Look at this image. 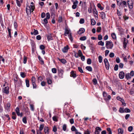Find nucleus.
I'll list each match as a JSON object with an SVG mask.
<instances>
[{"label":"nucleus","instance_id":"f257e3e1","mask_svg":"<svg viewBox=\"0 0 134 134\" xmlns=\"http://www.w3.org/2000/svg\"><path fill=\"white\" fill-rule=\"evenodd\" d=\"M35 7L34 5H30V6L27 5L26 7V12L27 15L31 14V12L34 11Z\"/></svg>","mask_w":134,"mask_h":134},{"label":"nucleus","instance_id":"f03ea898","mask_svg":"<svg viewBox=\"0 0 134 134\" xmlns=\"http://www.w3.org/2000/svg\"><path fill=\"white\" fill-rule=\"evenodd\" d=\"M103 99L105 101L107 102L110 100L111 98L110 95H108V94L105 92H103Z\"/></svg>","mask_w":134,"mask_h":134},{"label":"nucleus","instance_id":"7ed1b4c3","mask_svg":"<svg viewBox=\"0 0 134 134\" xmlns=\"http://www.w3.org/2000/svg\"><path fill=\"white\" fill-rule=\"evenodd\" d=\"M105 43L106 47L107 49H112V48L114 44L111 41H107Z\"/></svg>","mask_w":134,"mask_h":134},{"label":"nucleus","instance_id":"20e7f679","mask_svg":"<svg viewBox=\"0 0 134 134\" xmlns=\"http://www.w3.org/2000/svg\"><path fill=\"white\" fill-rule=\"evenodd\" d=\"M2 92L3 93L6 94H8L9 93V87L8 86H7L3 88L2 90Z\"/></svg>","mask_w":134,"mask_h":134},{"label":"nucleus","instance_id":"39448f33","mask_svg":"<svg viewBox=\"0 0 134 134\" xmlns=\"http://www.w3.org/2000/svg\"><path fill=\"white\" fill-rule=\"evenodd\" d=\"M127 3L129 8L130 9H132L133 8V1L132 0H128Z\"/></svg>","mask_w":134,"mask_h":134},{"label":"nucleus","instance_id":"423d86ee","mask_svg":"<svg viewBox=\"0 0 134 134\" xmlns=\"http://www.w3.org/2000/svg\"><path fill=\"white\" fill-rule=\"evenodd\" d=\"M10 103H8L4 105V108L5 110H7V111H10Z\"/></svg>","mask_w":134,"mask_h":134},{"label":"nucleus","instance_id":"0eeeda50","mask_svg":"<svg viewBox=\"0 0 134 134\" xmlns=\"http://www.w3.org/2000/svg\"><path fill=\"white\" fill-rule=\"evenodd\" d=\"M59 76L61 78L63 77V75L64 73L63 70L60 69L58 70V71Z\"/></svg>","mask_w":134,"mask_h":134},{"label":"nucleus","instance_id":"6e6552de","mask_svg":"<svg viewBox=\"0 0 134 134\" xmlns=\"http://www.w3.org/2000/svg\"><path fill=\"white\" fill-rule=\"evenodd\" d=\"M72 2H73V5L72 6V8L73 9H75L77 7L79 2L77 1L74 2V1H72Z\"/></svg>","mask_w":134,"mask_h":134},{"label":"nucleus","instance_id":"1a4fd4ad","mask_svg":"<svg viewBox=\"0 0 134 134\" xmlns=\"http://www.w3.org/2000/svg\"><path fill=\"white\" fill-rule=\"evenodd\" d=\"M119 78L121 79H123L125 76V73L123 71L120 72L119 75Z\"/></svg>","mask_w":134,"mask_h":134},{"label":"nucleus","instance_id":"9d476101","mask_svg":"<svg viewBox=\"0 0 134 134\" xmlns=\"http://www.w3.org/2000/svg\"><path fill=\"white\" fill-rule=\"evenodd\" d=\"M69 49V47L68 45L65 46L62 49V51L64 53L67 52Z\"/></svg>","mask_w":134,"mask_h":134},{"label":"nucleus","instance_id":"9b49d317","mask_svg":"<svg viewBox=\"0 0 134 134\" xmlns=\"http://www.w3.org/2000/svg\"><path fill=\"white\" fill-rule=\"evenodd\" d=\"M85 32V29L83 28H80L77 32L78 34L81 35L84 33Z\"/></svg>","mask_w":134,"mask_h":134},{"label":"nucleus","instance_id":"f8f14e48","mask_svg":"<svg viewBox=\"0 0 134 134\" xmlns=\"http://www.w3.org/2000/svg\"><path fill=\"white\" fill-rule=\"evenodd\" d=\"M18 6L20 7L23 3V0H16Z\"/></svg>","mask_w":134,"mask_h":134},{"label":"nucleus","instance_id":"ddd939ff","mask_svg":"<svg viewBox=\"0 0 134 134\" xmlns=\"http://www.w3.org/2000/svg\"><path fill=\"white\" fill-rule=\"evenodd\" d=\"M70 76L74 78H75L77 76L76 74L74 71H72L70 72Z\"/></svg>","mask_w":134,"mask_h":134},{"label":"nucleus","instance_id":"4468645a","mask_svg":"<svg viewBox=\"0 0 134 134\" xmlns=\"http://www.w3.org/2000/svg\"><path fill=\"white\" fill-rule=\"evenodd\" d=\"M44 131L46 134H49V128L47 126H45L44 127Z\"/></svg>","mask_w":134,"mask_h":134},{"label":"nucleus","instance_id":"2eb2a0df","mask_svg":"<svg viewBox=\"0 0 134 134\" xmlns=\"http://www.w3.org/2000/svg\"><path fill=\"white\" fill-rule=\"evenodd\" d=\"M58 59L60 62L63 64H65L67 62V61L66 60L64 59H60L58 58Z\"/></svg>","mask_w":134,"mask_h":134},{"label":"nucleus","instance_id":"dca6fc26","mask_svg":"<svg viewBox=\"0 0 134 134\" xmlns=\"http://www.w3.org/2000/svg\"><path fill=\"white\" fill-rule=\"evenodd\" d=\"M38 58L41 64L43 65L44 64V62L42 58L41 57L40 55L38 56Z\"/></svg>","mask_w":134,"mask_h":134},{"label":"nucleus","instance_id":"f3484780","mask_svg":"<svg viewBox=\"0 0 134 134\" xmlns=\"http://www.w3.org/2000/svg\"><path fill=\"white\" fill-rule=\"evenodd\" d=\"M131 74H130V73H128L127 74H126L125 75V77L127 80L131 78Z\"/></svg>","mask_w":134,"mask_h":134},{"label":"nucleus","instance_id":"a211bd4d","mask_svg":"<svg viewBox=\"0 0 134 134\" xmlns=\"http://www.w3.org/2000/svg\"><path fill=\"white\" fill-rule=\"evenodd\" d=\"M47 38L48 41L52 40H53V38L51 36V34H49L47 36Z\"/></svg>","mask_w":134,"mask_h":134},{"label":"nucleus","instance_id":"6ab92c4d","mask_svg":"<svg viewBox=\"0 0 134 134\" xmlns=\"http://www.w3.org/2000/svg\"><path fill=\"white\" fill-rule=\"evenodd\" d=\"M100 15L102 19H104L105 18V14L104 12H101L100 13Z\"/></svg>","mask_w":134,"mask_h":134},{"label":"nucleus","instance_id":"aec40b11","mask_svg":"<svg viewBox=\"0 0 134 134\" xmlns=\"http://www.w3.org/2000/svg\"><path fill=\"white\" fill-rule=\"evenodd\" d=\"M70 30L67 29H65L64 33V35L65 36H66L67 35L69 34Z\"/></svg>","mask_w":134,"mask_h":134},{"label":"nucleus","instance_id":"412c9836","mask_svg":"<svg viewBox=\"0 0 134 134\" xmlns=\"http://www.w3.org/2000/svg\"><path fill=\"white\" fill-rule=\"evenodd\" d=\"M118 134H123L124 132L123 130L121 128H119L118 129Z\"/></svg>","mask_w":134,"mask_h":134},{"label":"nucleus","instance_id":"4be33fe9","mask_svg":"<svg viewBox=\"0 0 134 134\" xmlns=\"http://www.w3.org/2000/svg\"><path fill=\"white\" fill-rule=\"evenodd\" d=\"M15 111L18 116H19L20 110L19 107H17L15 109Z\"/></svg>","mask_w":134,"mask_h":134},{"label":"nucleus","instance_id":"5701e85b","mask_svg":"<svg viewBox=\"0 0 134 134\" xmlns=\"http://www.w3.org/2000/svg\"><path fill=\"white\" fill-rule=\"evenodd\" d=\"M127 4L126 2L125 1H122L121 6H123L124 7H126Z\"/></svg>","mask_w":134,"mask_h":134},{"label":"nucleus","instance_id":"b1692460","mask_svg":"<svg viewBox=\"0 0 134 134\" xmlns=\"http://www.w3.org/2000/svg\"><path fill=\"white\" fill-rule=\"evenodd\" d=\"M86 69L89 71H92V68L90 66H87L86 67Z\"/></svg>","mask_w":134,"mask_h":134},{"label":"nucleus","instance_id":"393cba45","mask_svg":"<svg viewBox=\"0 0 134 134\" xmlns=\"http://www.w3.org/2000/svg\"><path fill=\"white\" fill-rule=\"evenodd\" d=\"M101 129L99 127H96L95 128V131H96L98 132H100L102 131Z\"/></svg>","mask_w":134,"mask_h":134},{"label":"nucleus","instance_id":"a878e982","mask_svg":"<svg viewBox=\"0 0 134 134\" xmlns=\"http://www.w3.org/2000/svg\"><path fill=\"white\" fill-rule=\"evenodd\" d=\"M119 111L121 113H123L125 112V110L124 108L120 107L119 108Z\"/></svg>","mask_w":134,"mask_h":134},{"label":"nucleus","instance_id":"bb28decb","mask_svg":"<svg viewBox=\"0 0 134 134\" xmlns=\"http://www.w3.org/2000/svg\"><path fill=\"white\" fill-rule=\"evenodd\" d=\"M2 61L3 63H5V60L4 58L1 55H0V64H1V61Z\"/></svg>","mask_w":134,"mask_h":134},{"label":"nucleus","instance_id":"cd10ccee","mask_svg":"<svg viewBox=\"0 0 134 134\" xmlns=\"http://www.w3.org/2000/svg\"><path fill=\"white\" fill-rule=\"evenodd\" d=\"M111 36L112 38L114 40H116V37L115 34L114 33H113L111 34Z\"/></svg>","mask_w":134,"mask_h":134},{"label":"nucleus","instance_id":"c85d7f7f","mask_svg":"<svg viewBox=\"0 0 134 134\" xmlns=\"http://www.w3.org/2000/svg\"><path fill=\"white\" fill-rule=\"evenodd\" d=\"M44 127V125L43 124H41L40 125V127H39V131H41L43 130V128Z\"/></svg>","mask_w":134,"mask_h":134},{"label":"nucleus","instance_id":"c756f323","mask_svg":"<svg viewBox=\"0 0 134 134\" xmlns=\"http://www.w3.org/2000/svg\"><path fill=\"white\" fill-rule=\"evenodd\" d=\"M91 24L93 25H94L96 24V22L94 19H92L91 20Z\"/></svg>","mask_w":134,"mask_h":134},{"label":"nucleus","instance_id":"7c9ffc66","mask_svg":"<svg viewBox=\"0 0 134 134\" xmlns=\"http://www.w3.org/2000/svg\"><path fill=\"white\" fill-rule=\"evenodd\" d=\"M52 119L53 121L57 122L58 121V118L56 116H54L52 117Z\"/></svg>","mask_w":134,"mask_h":134},{"label":"nucleus","instance_id":"2f4dec72","mask_svg":"<svg viewBox=\"0 0 134 134\" xmlns=\"http://www.w3.org/2000/svg\"><path fill=\"white\" fill-rule=\"evenodd\" d=\"M47 80L48 83V84H51L52 83L51 80L49 78H47Z\"/></svg>","mask_w":134,"mask_h":134},{"label":"nucleus","instance_id":"473e14b6","mask_svg":"<svg viewBox=\"0 0 134 134\" xmlns=\"http://www.w3.org/2000/svg\"><path fill=\"white\" fill-rule=\"evenodd\" d=\"M98 44L99 45L103 46H104V43L102 41H101L98 42Z\"/></svg>","mask_w":134,"mask_h":134},{"label":"nucleus","instance_id":"72a5a7b5","mask_svg":"<svg viewBox=\"0 0 134 134\" xmlns=\"http://www.w3.org/2000/svg\"><path fill=\"white\" fill-rule=\"evenodd\" d=\"M22 121L25 124H26L27 123L26 118V117H24L23 118Z\"/></svg>","mask_w":134,"mask_h":134},{"label":"nucleus","instance_id":"f704fd0d","mask_svg":"<svg viewBox=\"0 0 134 134\" xmlns=\"http://www.w3.org/2000/svg\"><path fill=\"white\" fill-rule=\"evenodd\" d=\"M25 82L26 87H29V81L28 80H25Z\"/></svg>","mask_w":134,"mask_h":134},{"label":"nucleus","instance_id":"c9c22d12","mask_svg":"<svg viewBox=\"0 0 134 134\" xmlns=\"http://www.w3.org/2000/svg\"><path fill=\"white\" fill-rule=\"evenodd\" d=\"M86 36H83L81 37L80 38V40L81 41H84L86 40Z\"/></svg>","mask_w":134,"mask_h":134},{"label":"nucleus","instance_id":"e433bc0d","mask_svg":"<svg viewBox=\"0 0 134 134\" xmlns=\"http://www.w3.org/2000/svg\"><path fill=\"white\" fill-rule=\"evenodd\" d=\"M31 80L32 84L34 83H35L36 79L35 77L34 76L32 77Z\"/></svg>","mask_w":134,"mask_h":134},{"label":"nucleus","instance_id":"4c0bfd02","mask_svg":"<svg viewBox=\"0 0 134 134\" xmlns=\"http://www.w3.org/2000/svg\"><path fill=\"white\" fill-rule=\"evenodd\" d=\"M97 7L101 10H103L104 9V8L102 7L100 4L99 3H98L97 4Z\"/></svg>","mask_w":134,"mask_h":134},{"label":"nucleus","instance_id":"58836bf2","mask_svg":"<svg viewBox=\"0 0 134 134\" xmlns=\"http://www.w3.org/2000/svg\"><path fill=\"white\" fill-rule=\"evenodd\" d=\"M71 131H75V132L76 131H77V130L76 129L75 127L74 126H72L71 129Z\"/></svg>","mask_w":134,"mask_h":134},{"label":"nucleus","instance_id":"ea45409f","mask_svg":"<svg viewBox=\"0 0 134 134\" xmlns=\"http://www.w3.org/2000/svg\"><path fill=\"white\" fill-rule=\"evenodd\" d=\"M66 125L65 124H64L63 125L62 127L63 130L64 131H66Z\"/></svg>","mask_w":134,"mask_h":134},{"label":"nucleus","instance_id":"a19ab883","mask_svg":"<svg viewBox=\"0 0 134 134\" xmlns=\"http://www.w3.org/2000/svg\"><path fill=\"white\" fill-rule=\"evenodd\" d=\"M117 4L119 6V9H120L121 8V5L122 4V2H119V1H117Z\"/></svg>","mask_w":134,"mask_h":134},{"label":"nucleus","instance_id":"79ce46f5","mask_svg":"<svg viewBox=\"0 0 134 134\" xmlns=\"http://www.w3.org/2000/svg\"><path fill=\"white\" fill-rule=\"evenodd\" d=\"M102 30V28L100 27H98L97 28L96 31L97 32H100Z\"/></svg>","mask_w":134,"mask_h":134},{"label":"nucleus","instance_id":"37998d69","mask_svg":"<svg viewBox=\"0 0 134 134\" xmlns=\"http://www.w3.org/2000/svg\"><path fill=\"white\" fill-rule=\"evenodd\" d=\"M105 66L106 69L107 70H108L109 68V63L105 64Z\"/></svg>","mask_w":134,"mask_h":134},{"label":"nucleus","instance_id":"c03bdc74","mask_svg":"<svg viewBox=\"0 0 134 134\" xmlns=\"http://www.w3.org/2000/svg\"><path fill=\"white\" fill-rule=\"evenodd\" d=\"M99 62L100 63H101L102 61V56H99L98 57Z\"/></svg>","mask_w":134,"mask_h":134},{"label":"nucleus","instance_id":"a18cd8bd","mask_svg":"<svg viewBox=\"0 0 134 134\" xmlns=\"http://www.w3.org/2000/svg\"><path fill=\"white\" fill-rule=\"evenodd\" d=\"M78 69L79 71V72H80L81 73H83V70L81 67H78Z\"/></svg>","mask_w":134,"mask_h":134},{"label":"nucleus","instance_id":"49530a36","mask_svg":"<svg viewBox=\"0 0 134 134\" xmlns=\"http://www.w3.org/2000/svg\"><path fill=\"white\" fill-rule=\"evenodd\" d=\"M92 81L93 84L94 85H96L97 83V80L96 79H93L92 80Z\"/></svg>","mask_w":134,"mask_h":134},{"label":"nucleus","instance_id":"de8ad7c7","mask_svg":"<svg viewBox=\"0 0 134 134\" xmlns=\"http://www.w3.org/2000/svg\"><path fill=\"white\" fill-rule=\"evenodd\" d=\"M62 21V16H60L58 18V21L59 23L61 22Z\"/></svg>","mask_w":134,"mask_h":134},{"label":"nucleus","instance_id":"09e8293b","mask_svg":"<svg viewBox=\"0 0 134 134\" xmlns=\"http://www.w3.org/2000/svg\"><path fill=\"white\" fill-rule=\"evenodd\" d=\"M92 61L91 59L90 58H88L87 59V63L88 64H91Z\"/></svg>","mask_w":134,"mask_h":134},{"label":"nucleus","instance_id":"8fccbe9b","mask_svg":"<svg viewBox=\"0 0 134 134\" xmlns=\"http://www.w3.org/2000/svg\"><path fill=\"white\" fill-rule=\"evenodd\" d=\"M133 129V127L132 126H131L128 128V131L129 132H131Z\"/></svg>","mask_w":134,"mask_h":134},{"label":"nucleus","instance_id":"3c124183","mask_svg":"<svg viewBox=\"0 0 134 134\" xmlns=\"http://www.w3.org/2000/svg\"><path fill=\"white\" fill-rule=\"evenodd\" d=\"M118 64H116L114 67V70L115 71H117L118 70Z\"/></svg>","mask_w":134,"mask_h":134},{"label":"nucleus","instance_id":"603ef678","mask_svg":"<svg viewBox=\"0 0 134 134\" xmlns=\"http://www.w3.org/2000/svg\"><path fill=\"white\" fill-rule=\"evenodd\" d=\"M124 110L125 112V113H129L131 111L128 108H126L125 109H124Z\"/></svg>","mask_w":134,"mask_h":134},{"label":"nucleus","instance_id":"864d4df0","mask_svg":"<svg viewBox=\"0 0 134 134\" xmlns=\"http://www.w3.org/2000/svg\"><path fill=\"white\" fill-rule=\"evenodd\" d=\"M116 99L118 100H119L121 101V102H122L123 100V99H124L123 98H121L119 96L117 97H116Z\"/></svg>","mask_w":134,"mask_h":134},{"label":"nucleus","instance_id":"5fc2aeb1","mask_svg":"<svg viewBox=\"0 0 134 134\" xmlns=\"http://www.w3.org/2000/svg\"><path fill=\"white\" fill-rule=\"evenodd\" d=\"M34 35H36L38 34V31L37 30L34 29Z\"/></svg>","mask_w":134,"mask_h":134},{"label":"nucleus","instance_id":"6e6d98bb","mask_svg":"<svg viewBox=\"0 0 134 134\" xmlns=\"http://www.w3.org/2000/svg\"><path fill=\"white\" fill-rule=\"evenodd\" d=\"M27 62V57L25 56L24 57L23 63L24 64L26 63Z\"/></svg>","mask_w":134,"mask_h":134},{"label":"nucleus","instance_id":"4d7b16f0","mask_svg":"<svg viewBox=\"0 0 134 134\" xmlns=\"http://www.w3.org/2000/svg\"><path fill=\"white\" fill-rule=\"evenodd\" d=\"M107 131L109 132V134H112V131L110 128H107Z\"/></svg>","mask_w":134,"mask_h":134},{"label":"nucleus","instance_id":"13d9d810","mask_svg":"<svg viewBox=\"0 0 134 134\" xmlns=\"http://www.w3.org/2000/svg\"><path fill=\"white\" fill-rule=\"evenodd\" d=\"M84 22L85 20L83 18H81L80 19V20L79 23L81 24H83L84 23Z\"/></svg>","mask_w":134,"mask_h":134},{"label":"nucleus","instance_id":"bf43d9fd","mask_svg":"<svg viewBox=\"0 0 134 134\" xmlns=\"http://www.w3.org/2000/svg\"><path fill=\"white\" fill-rule=\"evenodd\" d=\"M52 72L53 73H56L57 72V69L55 68H53L52 69Z\"/></svg>","mask_w":134,"mask_h":134},{"label":"nucleus","instance_id":"052dcab7","mask_svg":"<svg viewBox=\"0 0 134 134\" xmlns=\"http://www.w3.org/2000/svg\"><path fill=\"white\" fill-rule=\"evenodd\" d=\"M93 13L94 15L98 14V13L96 8H94L93 10Z\"/></svg>","mask_w":134,"mask_h":134},{"label":"nucleus","instance_id":"680f3d73","mask_svg":"<svg viewBox=\"0 0 134 134\" xmlns=\"http://www.w3.org/2000/svg\"><path fill=\"white\" fill-rule=\"evenodd\" d=\"M91 132L88 130L85 131L84 132V134H90Z\"/></svg>","mask_w":134,"mask_h":134},{"label":"nucleus","instance_id":"e2e57ef3","mask_svg":"<svg viewBox=\"0 0 134 134\" xmlns=\"http://www.w3.org/2000/svg\"><path fill=\"white\" fill-rule=\"evenodd\" d=\"M98 39L99 40H102V36L101 34L98 35Z\"/></svg>","mask_w":134,"mask_h":134},{"label":"nucleus","instance_id":"0e129e2a","mask_svg":"<svg viewBox=\"0 0 134 134\" xmlns=\"http://www.w3.org/2000/svg\"><path fill=\"white\" fill-rule=\"evenodd\" d=\"M46 18L49 19L50 18V15L49 13H47L46 14Z\"/></svg>","mask_w":134,"mask_h":134},{"label":"nucleus","instance_id":"69168bd1","mask_svg":"<svg viewBox=\"0 0 134 134\" xmlns=\"http://www.w3.org/2000/svg\"><path fill=\"white\" fill-rule=\"evenodd\" d=\"M20 75L23 78H24L25 77V75L24 72H21Z\"/></svg>","mask_w":134,"mask_h":134},{"label":"nucleus","instance_id":"338daca9","mask_svg":"<svg viewBox=\"0 0 134 134\" xmlns=\"http://www.w3.org/2000/svg\"><path fill=\"white\" fill-rule=\"evenodd\" d=\"M119 66L120 68L122 69L123 67L124 64L122 63H120L119 64Z\"/></svg>","mask_w":134,"mask_h":134},{"label":"nucleus","instance_id":"774afa93","mask_svg":"<svg viewBox=\"0 0 134 134\" xmlns=\"http://www.w3.org/2000/svg\"><path fill=\"white\" fill-rule=\"evenodd\" d=\"M40 48L41 50H43L45 48V47L43 45H41L40 46Z\"/></svg>","mask_w":134,"mask_h":134}]
</instances>
